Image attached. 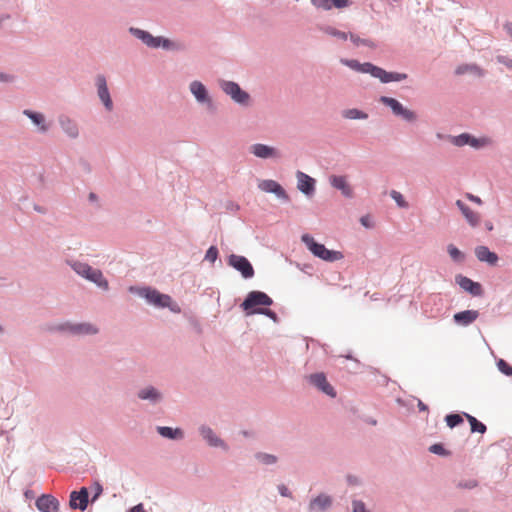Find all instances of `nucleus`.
<instances>
[{"label":"nucleus","mask_w":512,"mask_h":512,"mask_svg":"<svg viewBox=\"0 0 512 512\" xmlns=\"http://www.w3.org/2000/svg\"><path fill=\"white\" fill-rule=\"evenodd\" d=\"M353 512H366L364 503L361 501H354Z\"/></svg>","instance_id":"obj_47"},{"label":"nucleus","mask_w":512,"mask_h":512,"mask_svg":"<svg viewBox=\"0 0 512 512\" xmlns=\"http://www.w3.org/2000/svg\"><path fill=\"white\" fill-rule=\"evenodd\" d=\"M158 432L161 436L170 439H181L183 432L181 429H173L171 427H158Z\"/></svg>","instance_id":"obj_26"},{"label":"nucleus","mask_w":512,"mask_h":512,"mask_svg":"<svg viewBox=\"0 0 512 512\" xmlns=\"http://www.w3.org/2000/svg\"><path fill=\"white\" fill-rule=\"evenodd\" d=\"M140 295L145 297L146 300L157 307H169L171 303V297L166 294H162L154 289H143Z\"/></svg>","instance_id":"obj_9"},{"label":"nucleus","mask_w":512,"mask_h":512,"mask_svg":"<svg viewBox=\"0 0 512 512\" xmlns=\"http://www.w3.org/2000/svg\"><path fill=\"white\" fill-rule=\"evenodd\" d=\"M432 453L439 454V455H446L447 452L443 448L441 444H434L429 449Z\"/></svg>","instance_id":"obj_46"},{"label":"nucleus","mask_w":512,"mask_h":512,"mask_svg":"<svg viewBox=\"0 0 512 512\" xmlns=\"http://www.w3.org/2000/svg\"><path fill=\"white\" fill-rule=\"evenodd\" d=\"M341 62L348 67L352 68L353 70L359 71L360 69V63L356 60H345L342 59Z\"/></svg>","instance_id":"obj_45"},{"label":"nucleus","mask_w":512,"mask_h":512,"mask_svg":"<svg viewBox=\"0 0 512 512\" xmlns=\"http://www.w3.org/2000/svg\"><path fill=\"white\" fill-rule=\"evenodd\" d=\"M70 507L84 511L88 505V490L82 487L80 491H73L70 495Z\"/></svg>","instance_id":"obj_13"},{"label":"nucleus","mask_w":512,"mask_h":512,"mask_svg":"<svg viewBox=\"0 0 512 512\" xmlns=\"http://www.w3.org/2000/svg\"><path fill=\"white\" fill-rule=\"evenodd\" d=\"M390 196L392 197L393 200H395V202L397 203V205L401 208H407L408 207V203L405 201L403 195L396 191V190H392L391 193H390Z\"/></svg>","instance_id":"obj_37"},{"label":"nucleus","mask_w":512,"mask_h":512,"mask_svg":"<svg viewBox=\"0 0 512 512\" xmlns=\"http://www.w3.org/2000/svg\"><path fill=\"white\" fill-rule=\"evenodd\" d=\"M273 303L272 299L264 292L251 291L241 304L247 315L260 313L273 317L275 314L267 308H257L258 306L268 307Z\"/></svg>","instance_id":"obj_1"},{"label":"nucleus","mask_w":512,"mask_h":512,"mask_svg":"<svg viewBox=\"0 0 512 512\" xmlns=\"http://www.w3.org/2000/svg\"><path fill=\"white\" fill-rule=\"evenodd\" d=\"M190 91L199 102H210L205 86L199 81L190 84Z\"/></svg>","instance_id":"obj_22"},{"label":"nucleus","mask_w":512,"mask_h":512,"mask_svg":"<svg viewBox=\"0 0 512 512\" xmlns=\"http://www.w3.org/2000/svg\"><path fill=\"white\" fill-rule=\"evenodd\" d=\"M474 73L478 76H482L483 75V71L482 69H480L478 66L476 65H462V66H459L457 69H456V74L458 75H462V74H465V73Z\"/></svg>","instance_id":"obj_28"},{"label":"nucleus","mask_w":512,"mask_h":512,"mask_svg":"<svg viewBox=\"0 0 512 512\" xmlns=\"http://www.w3.org/2000/svg\"><path fill=\"white\" fill-rule=\"evenodd\" d=\"M297 187L304 194H311L314 191V179L303 172H297Z\"/></svg>","instance_id":"obj_19"},{"label":"nucleus","mask_w":512,"mask_h":512,"mask_svg":"<svg viewBox=\"0 0 512 512\" xmlns=\"http://www.w3.org/2000/svg\"><path fill=\"white\" fill-rule=\"evenodd\" d=\"M24 114L28 116L35 125L39 126L42 132L47 131V126L45 125V118L43 114L32 112L30 110H25Z\"/></svg>","instance_id":"obj_24"},{"label":"nucleus","mask_w":512,"mask_h":512,"mask_svg":"<svg viewBox=\"0 0 512 512\" xmlns=\"http://www.w3.org/2000/svg\"><path fill=\"white\" fill-rule=\"evenodd\" d=\"M256 458H257L260 462H262L263 464H266V465L274 464V463H276V461H277L276 456L271 455V454H267V453H258V454L256 455Z\"/></svg>","instance_id":"obj_36"},{"label":"nucleus","mask_w":512,"mask_h":512,"mask_svg":"<svg viewBox=\"0 0 512 512\" xmlns=\"http://www.w3.org/2000/svg\"><path fill=\"white\" fill-rule=\"evenodd\" d=\"M258 188L266 193H273L278 198L288 200L289 197L283 187L276 182L275 180L267 179V180H261L258 183Z\"/></svg>","instance_id":"obj_10"},{"label":"nucleus","mask_w":512,"mask_h":512,"mask_svg":"<svg viewBox=\"0 0 512 512\" xmlns=\"http://www.w3.org/2000/svg\"><path fill=\"white\" fill-rule=\"evenodd\" d=\"M218 257V249L215 246H211L205 255V259L211 263H214Z\"/></svg>","instance_id":"obj_42"},{"label":"nucleus","mask_w":512,"mask_h":512,"mask_svg":"<svg viewBox=\"0 0 512 512\" xmlns=\"http://www.w3.org/2000/svg\"><path fill=\"white\" fill-rule=\"evenodd\" d=\"M61 125L69 136L76 137L78 135L77 126L71 120L61 119Z\"/></svg>","instance_id":"obj_29"},{"label":"nucleus","mask_w":512,"mask_h":512,"mask_svg":"<svg viewBox=\"0 0 512 512\" xmlns=\"http://www.w3.org/2000/svg\"><path fill=\"white\" fill-rule=\"evenodd\" d=\"M343 116L347 119H366L368 115L356 108L347 109L343 112Z\"/></svg>","instance_id":"obj_31"},{"label":"nucleus","mask_w":512,"mask_h":512,"mask_svg":"<svg viewBox=\"0 0 512 512\" xmlns=\"http://www.w3.org/2000/svg\"><path fill=\"white\" fill-rule=\"evenodd\" d=\"M36 507L41 512H57L59 508V502L52 495L44 494L36 500Z\"/></svg>","instance_id":"obj_16"},{"label":"nucleus","mask_w":512,"mask_h":512,"mask_svg":"<svg viewBox=\"0 0 512 512\" xmlns=\"http://www.w3.org/2000/svg\"><path fill=\"white\" fill-rule=\"evenodd\" d=\"M221 88L226 94L230 95L235 102L240 104L248 103L249 95L245 91L241 90L237 83L231 81H223L221 83Z\"/></svg>","instance_id":"obj_8"},{"label":"nucleus","mask_w":512,"mask_h":512,"mask_svg":"<svg viewBox=\"0 0 512 512\" xmlns=\"http://www.w3.org/2000/svg\"><path fill=\"white\" fill-rule=\"evenodd\" d=\"M331 498L327 495H319L310 502L309 508L311 511H322L330 507Z\"/></svg>","instance_id":"obj_23"},{"label":"nucleus","mask_w":512,"mask_h":512,"mask_svg":"<svg viewBox=\"0 0 512 512\" xmlns=\"http://www.w3.org/2000/svg\"><path fill=\"white\" fill-rule=\"evenodd\" d=\"M498 369L507 376H512V366H510L505 360L500 359L497 362Z\"/></svg>","instance_id":"obj_39"},{"label":"nucleus","mask_w":512,"mask_h":512,"mask_svg":"<svg viewBox=\"0 0 512 512\" xmlns=\"http://www.w3.org/2000/svg\"><path fill=\"white\" fill-rule=\"evenodd\" d=\"M465 416L471 425L472 432L484 433L486 431V426L483 423L479 422L475 417L469 414H465Z\"/></svg>","instance_id":"obj_30"},{"label":"nucleus","mask_w":512,"mask_h":512,"mask_svg":"<svg viewBox=\"0 0 512 512\" xmlns=\"http://www.w3.org/2000/svg\"><path fill=\"white\" fill-rule=\"evenodd\" d=\"M359 72L370 73L372 76L379 78L383 83L401 81L407 77L406 74L387 72L371 63L360 64Z\"/></svg>","instance_id":"obj_4"},{"label":"nucleus","mask_w":512,"mask_h":512,"mask_svg":"<svg viewBox=\"0 0 512 512\" xmlns=\"http://www.w3.org/2000/svg\"><path fill=\"white\" fill-rule=\"evenodd\" d=\"M73 331L79 334H94L97 329L91 324H79L73 327Z\"/></svg>","instance_id":"obj_34"},{"label":"nucleus","mask_w":512,"mask_h":512,"mask_svg":"<svg viewBox=\"0 0 512 512\" xmlns=\"http://www.w3.org/2000/svg\"><path fill=\"white\" fill-rule=\"evenodd\" d=\"M498 62L502 63L508 68H512V59L506 57V56H498L497 57Z\"/></svg>","instance_id":"obj_48"},{"label":"nucleus","mask_w":512,"mask_h":512,"mask_svg":"<svg viewBox=\"0 0 512 512\" xmlns=\"http://www.w3.org/2000/svg\"><path fill=\"white\" fill-rule=\"evenodd\" d=\"M301 240L315 257L324 261L335 262L344 258L341 251L327 249L323 244L316 242L309 234L302 235Z\"/></svg>","instance_id":"obj_2"},{"label":"nucleus","mask_w":512,"mask_h":512,"mask_svg":"<svg viewBox=\"0 0 512 512\" xmlns=\"http://www.w3.org/2000/svg\"><path fill=\"white\" fill-rule=\"evenodd\" d=\"M129 512H145L142 504H138L130 509Z\"/></svg>","instance_id":"obj_53"},{"label":"nucleus","mask_w":512,"mask_h":512,"mask_svg":"<svg viewBox=\"0 0 512 512\" xmlns=\"http://www.w3.org/2000/svg\"><path fill=\"white\" fill-rule=\"evenodd\" d=\"M308 379L312 385L316 386L323 393L331 397H335L336 393L333 387L328 383L326 376L323 373L311 374Z\"/></svg>","instance_id":"obj_12"},{"label":"nucleus","mask_w":512,"mask_h":512,"mask_svg":"<svg viewBox=\"0 0 512 512\" xmlns=\"http://www.w3.org/2000/svg\"><path fill=\"white\" fill-rule=\"evenodd\" d=\"M250 152L258 158L268 159V158H278L280 157V153L274 147L265 145V144H254L250 147Z\"/></svg>","instance_id":"obj_14"},{"label":"nucleus","mask_w":512,"mask_h":512,"mask_svg":"<svg viewBox=\"0 0 512 512\" xmlns=\"http://www.w3.org/2000/svg\"><path fill=\"white\" fill-rule=\"evenodd\" d=\"M0 81H8V77L3 74H0Z\"/></svg>","instance_id":"obj_57"},{"label":"nucleus","mask_w":512,"mask_h":512,"mask_svg":"<svg viewBox=\"0 0 512 512\" xmlns=\"http://www.w3.org/2000/svg\"><path fill=\"white\" fill-rule=\"evenodd\" d=\"M360 222L363 226H365L366 228H371L372 227V224L370 223V218L369 216H363L361 217L360 219Z\"/></svg>","instance_id":"obj_51"},{"label":"nucleus","mask_w":512,"mask_h":512,"mask_svg":"<svg viewBox=\"0 0 512 512\" xmlns=\"http://www.w3.org/2000/svg\"><path fill=\"white\" fill-rule=\"evenodd\" d=\"M278 490L280 492V494L284 497H290V492L288 490V488L285 486V485H279L278 486Z\"/></svg>","instance_id":"obj_49"},{"label":"nucleus","mask_w":512,"mask_h":512,"mask_svg":"<svg viewBox=\"0 0 512 512\" xmlns=\"http://www.w3.org/2000/svg\"><path fill=\"white\" fill-rule=\"evenodd\" d=\"M487 143H488V140L486 138L476 139V138H473L470 136V141H469L468 145L478 148V147L486 145Z\"/></svg>","instance_id":"obj_44"},{"label":"nucleus","mask_w":512,"mask_h":512,"mask_svg":"<svg viewBox=\"0 0 512 512\" xmlns=\"http://www.w3.org/2000/svg\"><path fill=\"white\" fill-rule=\"evenodd\" d=\"M380 102L390 107L394 115L402 117L409 122L416 120V114L413 111L403 107V105L398 100L391 97L382 96L380 98Z\"/></svg>","instance_id":"obj_6"},{"label":"nucleus","mask_w":512,"mask_h":512,"mask_svg":"<svg viewBox=\"0 0 512 512\" xmlns=\"http://www.w3.org/2000/svg\"><path fill=\"white\" fill-rule=\"evenodd\" d=\"M73 270L80 276L87 280L94 282L96 285L103 289H108V282L103 277L100 270L92 268L90 265L81 262H75L72 265Z\"/></svg>","instance_id":"obj_3"},{"label":"nucleus","mask_w":512,"mask_h":512,"mask_svg":"<svg viewBox=\"0 0 512 512\" xmlns=\"http://www.w3.org/2000/svg\"><path fill=\"white\" fill-rule=\"evenodd\" d=\"M138 396L143 400H150L153 402H156L161 398L160 393L154 387H146L140 390Z\"/></svg>","instance_id":"obj_25"},{"label":"nucleus","mask_w":512,"mask_h":512,"mask_svg":"<svg viewBox=\"0 0 512 512\" xmlns=\"http://www.w3.org/2000/svg\"><path fill=\"white\" fill-rule=\"evenodd\" d=\"M418 408L421 410V411H427L428 410V407L422 402V401H419L418 402Z\"/></svg>","instance_id":"obj_54"},{"label":"nucleus","mask_w":512,"mask_h":512,"mask_svg":"<svg viewBox=\"0 0 512 512\" xmlns=\"http://www.w3.org/2000/svg\"><path fill=\"white\" fill-rule=\"evenodd\" d=\"M313 5L317 8H321L323 10H331L334 5L332 4V1L330 0H311Z\"/></svg>","instance_id":"obj_41"},{"label":"nucleus","mask_w":512,"mask_h":512,"mask_svg":"<svg viewBox=\"0 0 512 512\" xmlns=\"http://www.w3.org/2000/svg\"><path fill=\"white\" fill-rule=\"evenodd\" d=\"M469 141H470V135L469 134H466V133H463L459 136H456L453 138L452 142L456 145V146H464V145H467L469 144Z\"/></svg>","instance_id":"obj_40"},{"label":"nucleus","mask_w":512,"mask_h":512,"mask_svg":"<svg viewBox=\"0 0 512 512\" xmlns=\"http://www.w3.org/2000/svg\"><path fill=\"white\" fill-rule=\"evenodd\" d=\"M457 207L462 212L463 216L467 220V222L472 226L476 227L480 223V215L479 213L471 210L466 204H464L461 200L456 201Z\"/></svg>","instance_id":"obj_18"},{"label":"nucleus","mask_w":512,"mask_h":512,"mask_svg":"<svg viewBox=\"0 0 512 512\" xmlns=\"http://www.w3.org/2000/svg\"><path fill=\"white\" fill-rule=\"evenodd\" d=\"M505 28H506L508 34L512 37V23L506 24Z\"/></svg>","instance_id":"obj_55"},{"label":"nucleus","mask_w":512,"mask_h":512,"mask_svg":"<svg viewBox=\"0 0 512 512\" xmlns=\"http://www.w3.org/2000/svg\"><path fill=\"white\" fill-rule=\"evenodd\" d=\"M478 486V482L475 479H468L458 483L459 488L473 489Z\"/></svg>","instance_id":"obj_43"},{"label":"nucleus","mask_w":512,"mask_h":512,"mask_svg":"<svg viewBox=\"0 0 512 512\" xmlns=\"http://www.w3.org/2000/svg\"><path fill=\"white\" fill-rule=\"evenodd\" d=\"M447 251H448L449 256L455 262H461L464 260V254L453 244L448 245Z\"/></svg>","instance_id":"obj_32"},{"label":"nucleus","mask_w":512,"mask_h":512,"mask_svg":"<svg viewBox=\"0 0 512 512\" xmlns=\"http://www.w3.org/2000/svg\"><path fill=\"white\" fill-rule=\"evenodd\" d=\"M479 316L476 310H465L454 314L453 319L455 323L461 326H468L473 323Z\"/></svg>","instance_id":"obj_17"},{"label":"nucleus","mask_w":512,"mask_h":512,"mask_svg":"<svg viewBox=\"0 0 512 512\" xmlns=\"http://www.w3.org/2000/svg\"><path fill=\"white\" fill-rule=\"evenodd\" d=\"M228 264L238 270L244 278H251L254 269L251 263L243 256L232 254L228 258Z\"/></svg>","instance_id":"obj_7"},{"label":"nucleus","mask_w":512,"mask_h":512,"mask_svg":"<svg viewBox=\"0 0 512 512\" xmlns=\"http://www.w3.org/2000/svg\"><path fill=\"white\" fill-rule=\"evenodd\" d=\"M323 30L326 34H328L332 37H335L337 39L343 40V41L347 40V38H348L347 33L340 31L334 27L328 26V27H325Z\"/></svg>","instance_id":"obj_33"},{"label":"nucleus","mask_w":512,"mask_h":512,"mask_svg":"<svg viewBox=\"0 0 512 512\" xmlns=\"http://www.w3.org/2000/svg\"><path fill=\"white\" fill-rule=\"evenodd\" d=\"M458 284L460 287L472 294L473 296H480L482 294V286L478 282H474L467 277H459Z\"/></svg>","instance_id":"obj_21"},{"label":"nucleus","mask_w":512,"mask_h":512,"mask_svg":"<svg viewBox=\"0 0 512 512\" xmlns=\"http://www.w3.org/2000/svg\"><path fill=\"white\" fill-rule=\"evenodd\" d=\"M467 198L473 202H475L476 204L478 205H481L482 204V200L478 197V196H474L472 194H468L467 195Z\"/></svg>","instance_id":"obj_52"},{"label":"nucleus","mask_w":512,"mask_h":512,"mask_svg":"<svg viewBox=\"0 0 512 512\" xmlns=\"http://www.w3.org/2000/svg\"><path fill=\"white\" fill-rule=\"evenodd\" d=\"M485 226H486L488 231H492L493 230V224L491 222H486Z\"/></svg>","instance_id":"obj_56"},{"label":"nucleus","mask_w":512,"mask_h":512,"mask_svg":"<svg viewBox=\"0 0 512 512\" xmlns=\"http://www.w3.org/2000/svg\"><path fill=\"white\" fill-rule=\"evenodd\" d=\"M130 32L138 39L142 40L149 47L158 48L162 46L163 48L168 49L172 46V43L168 39L162 37H154L144 30L131 28Z\"/></svg>","instance_id":"obj_5"},{"label":"nucleus","mask_w":512,"mask_h":512,"mask_svg":"<svg viewBox=\"0 0 512 512\" xmlns=\"http://www.w3.org/2000/svg\"><path fill=\"white\" fill-rule=\"evenodd\" d=\"M475 255L481 262H487L490 265H496L498 256L490 251L486 246H478L475 248Z\"/></svg>","instance_id":"obj_20"},{"label":"nucleus","mask_w":512,"mask_h":512,"mask_svg":"<svg viewBox=\"0 0 512 512\" xmlns=\"http://www.w3.org/2000/svg\"><path fill=\"white\" fill-rule=\"evenodd\" d=\"M94 489H95V494L92 497V502L95 501L100 496V494L102 493V486L99 483H96Z\"/></svg>","instance_id":"obj_50"},{"label":"nucleus","mask_w":512,"mask_h":512,"mask_svg":"<svg viewBox=\"0 0 512 512\" xmlns=\"http://www.w3.org/2000/svg\"><path fill=\"white\" fill-rule=\"evenodd\" d=\"M350 37V40L354 43V45L356 46H359V45H366V46H369L371 48H374L375 45L374 43L371 41V40H368V39H361L359 36L357 35H354V34H350L349 35Z\"/></svg>","instance_id":"obj_38"},{"label":"nucleus","mask_w":512,"mask_h":512,"mask_svg":"<svg viewBox=\"0 0 512 512\" xmlns=\"http://www.w3.org/2000/svg\"><path fill=\"white\" fill-rule=\"evenodd\" d=\"M463 422V418L459 414H449L446 416V423L450 428H454L455 426L461 424Z\"/></svg>","instance_id":"obj_35"},{"label":"nucleus","mask_w":512,"mask_h":512,"mask_svg":"<svg viewBox=\"0 0 512 512\" xmlns=\"http://www.w3.org/2000/svg\"><path fill=\"white\" fill-rule=\"evenodd\" d=\"M329 182L333 188L340 190L345 197L351 198L353 196V190L346 176L332 175Z\"/></svg>","instance_id":"obj_15"},{"label":"nucleus","mask_w":512,"mask_h":512,"mask_svg":"<svg viewBox=\"0 0 512 512\" xmlns=\"http://www.w3.org/2000/svg\"><path fill=\"white\" fill-rule=\"evenodd\" d=\"M96 85L98 89V96L102 103L104 104L105 108L108 111H111L113 109V102L110 97V93L107 87L106 79L104 76L99 75L96 79Z\"/></svg>","instance_id":"obj_11"},{"label":"nucleus","mask_w":512,"mask_h":512,"mask_svg":"<svg viewBox=\"0 0 512 512\" xmlns=\"http://www.w3.org/2000/svg\"><path fill=\"white\" fill-rule=\"evenodd\" d=\"M200 433L204 439H206L211 446L222 445L221 440L214 434L209 427H201Z\"/></svg>","instance_id":"obj_27"}]
</instances>
